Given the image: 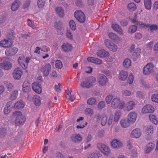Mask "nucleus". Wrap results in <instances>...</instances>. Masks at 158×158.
Masks as SVG:
<instances>
[{
	"mask_svg": "<svg viewBox=\"0 0 158 158\" xmlns=\"http://www.w3.org/2000/svg\"><path fill=\"white\" fill-rule=\"evenodd\" d=\"M22 89L23 92L25 93H28L30 91L31 85L29 81L26 80L24 82L23 85Z\"/></svg>",
	"mask_w": 158,
	"mask_h": 158,
	"instance_id": "nucleus-14",
	"label": "nucleus"
},
{
	"mask_svg": "<svg viewBox=\"0 0 158 158\" xmlns=\"http://www.w3.org/2000/svg\"><path fill=\"white\" fill-rule=\"evenodd\" d=\"M155 109L153 106L150 104L144 106L142 109V112L143 114L153 113Z\"/></svg>",
	"mask_w": 158,
	"mask_h": 158,
	"instance_id": "nucleus-13",
	"label": "nucleus"
},
{
	"mask_svg": "<svg viewBox=\"0 0 158 158\" xmlns=\"http://www.w3.org/2000/svg\"><path fill=\"white\" fill-rule=\"evenodd\" d=\"M18 51V48L15 47H13L6 49L5 52V54L7 56L13 55Z\"/></svg>",
	"mask_w": 158,
	"mask_h": 158,
	"instance_id": "nucleus-15",
	"label": "nucleus"
},
{
	"mask_svg": "<svg viewBox=\"0 0 158 158\" xmlns=\"http://www.w3.org/2000/svg\"><path fill=\"white\" fill-rule=\"evenodd\" d=\"M87 60L89 62L97 64L100 65L102 64V60L96 58L88 57L87 59Z\"/></svg>",
	"mask_w": 158,
	"mask_h": 158,
	"instance_id": "nucleus-25",
	"label": "nucleus"
},
{
	"mask_svg": "<svg viewBox=\"0 0 158 158\" xmlns=\"http://www.w3.org/2000/svg\"><path fill=\"white\" fill-rule=\"evenodd\" d=\"M121 112L120 111H117L114 114V122H118L121 116Z\"/></svg>",
	"mask_w": 158,
	"mask_h": 158,
	"instance_id": "nucleus-45",
	"label": "nucleus"
},
{
	"mask_svg": "<svg viewBox=\"0 0 158 158\" xmlns=\"http://www.w3.org/2000/svg\"><path fill=\"white\" fill-rule=\"evenodd\" d=\"M2 67L5 70H7L10 69L12 67L11 63L8 61H4L1 65Z\"/></svg>",
	"mask_w": 158,
	"mask_h": 158,
	"instance_id": "nucleus-27",
	"label": "nucleus"
},
{
	"mask_svg": "<svg viewBox=\"0 0 158 158\" xmlns=\"http://www.w3.org/2000/svg\"><path fill=\"white\" fill-rule=\"evenodd\" d=\"M125 103L123 101H121L118 98H114L111 102V106L114 109L118 108L120 109L123 108Z\"/></svg>",
	"mask_w": 158,
	"mask_h": 158,
	"instance_id": "nucleus-3",
	"label": "nucleus"
},
{
	"mask_svg": "<svg viewBox=\"0 0 158 158\" xmlns=\"http://www.w3.org/2000/svg\"><path fill=\"white\" fill-rule=\"evenodd\" d=\"M123 65L125 68H129L131 65V60L129 58H126L125 59L123 62Z\"/></svg>",
	"mask_w": 158,
	"mask_h": 158,
	"instance_id": "nucleus-31",
	"label": "nucleus"
},
{
	"mask_svg": "<svg viewBox=\"0 0 158 158\" xmlns=\"http://www.w3.org/2000/svg\"><path fill=\"white\" fill-rule=\"evenodd\" d=\"M24 106V104L23 101L20 100L17 102L15 104L14 108L18 109L23 108Z\"/></svg>",
	"mask_w": 158,
	"mask_h": 158,
	"instance_id": "nucleus-33",
	"label": "nucleus"
},
{
	"mask_svg": "<svg viewBox=\"0 0 158 158\" xmlns=\"http://www.w3.org/2000/svg\"><path fill=\"white\" fill-rule=\"evenodd\" d=\"M137 118V114L134 112H130L128 115L127 119L131 123L135 122Z\"/></svg>",
	"mask_w": 158,
	"mask_h": 158,
	"instance_id": "nucleus-18",
	"label": "nucleus"
},
{
	"mask_svg": "<svg viewBox=\"0 0 158 158\" xmlns=\"http://www.w3.org/2000/svg\"><path fill=\"white\" fill-rule=\"evenodd\" d=\"M112 146L114 148H118L122 146V143L117 139H114L111 143Z\"/></svg>",
	"mask_w": 158,
	"mask_h": 158,
	"instance_id": "nucleus-23",
	"label": "nucleus"
},
{
	"mask_svg": "<svg viewBox=\"0 0 158 158\" xmlns=\"http://www.w3.org/2000/svg\"><path fill=\"white\" fill-rule=\"evenodd\" d=\"M118 75V77L122 81H125L127 79L128 74L127 72L121 70L119 72Z\"/></svg>",
	"mask_w": 158,
	"mask_h": 158,
	"instance_id": "nucleus-26",
	"label": "nucleus"
},
{
	"mask_svg": "<svg viewBox=\"0 0 158 158\" xmlns=\"http://www.w3.org/2000/svg\"><path fill=\"white\" fill-rule=\"evenodd\" d=\"M81 85L82 87L87 88L92 87L93 85L91 83L89 82L87 79V80L82 82Z\"/></svg>",
	"mask_w": 158,
	"mask_h": 158,
	"instance_id": "nucleus-32",
	"label": "nucleus"
},
{
	"mask_svg": "<svg viewBox=\"0 0 158 158\" xmlns=\"http://www.w3.org/2000/svg\"><path fill=\"white\" fill-rule=\"evenodd\" d=\"M18 95V91L17 90H15L12 92L11 93L10 98L11 100H15Z\"/></svg>",
	"mask_w": 158,
	"mask_h": 158,
	"instance_id": "nucleus-35",
	"label": "nucleus"
},
{
	"mask_svg": "<svg viewBox=\"0 0 158 158\" xmlns=\"http://www.w3.org/2000/svg\"><path fill=\"white\" fill-rule=\"evenodd\" d=\"M134 80V77L132 73H130L128 77V78L127 80L128 82L130 84H131L133 82Z\"/></svg>",
	"mask_w": 158,
	"mask_h": 158,
	"instance_id": "nucleus-58",
	"label": "nucleus"
},
{
	"mask_svg": "<svg viewBox=\"0 0 158 158\" xmlns=\"http://www.w3.org/2000/svg\"><path fill=\"white\" fill-rule=\"evenodd\" d=\"M11 103L12 102H11L9 101L6 104L4 110V112L5 114H8L11 111L12 108L10 105Z\"/></svg>",
	"mask_w": 158,
	"mask_h": 158,
	"instance_id": "nucleus-28",
	"label": "nucleus"
},
{
	"mask_svg": "<svg viewBox=\"0 0 158 158\" xmlns=\"http://www.w3.org/2000/svg\"><path fill=\"white\" fill-rule=\"evenodd\" d=\"M51 67V65L49 64H46L40 67V70L44 76H47L49 74Z\"/></svg>",
	"mask_w": 158,
	"mask_h": 158,
	"instance_id": "nucleus-9",
	"label": "nucleus"
},
{
	"mask_svg": "<svg viewBox=\"0 0 158 158\" xmlns=\"http://www.w3.org/2000/svg\"><path fill=\"white\" fill-rule=\"evenodd\" d=\"M76 19L81 23H83L85 20V16L84 12L81 10H77L74 13Z\"/></svg>",
	"mask_w": 158,
	"mask_h": 158,
	"instance_id": "nucleus-5",
	"label": "nucleus"
},
{
	"mask_svg": "<svg viewBox=\"0 0 158 158\" xmlns=\"http://www.w3.org/2000/svg\"><path fill=\"white\" fill-rule=\"evenodd\" d=\"M131 135L133 138H138L141 136V131L139 129L136 128L132 131Z\"/></svg>",
	"mask_w": 158,
	"mask_h": 158,
	"instance_id": "nucleus-21",
	"label": "nucleus"
},
{
	"mask_svg": "<svg viewBox=\"0 0 158 158\" xmlns=\"http://www.w3.org/2000/svg\"><path fill=\"white\" fill-rule=\"evenodd\" d=\"M97 147L104 154L108 155L110 152V150L108 147L106 145L99 143L97 144Z\"/></svg>",
	"mask_w": 158,
	"mask_h": 158,
	"instance_id": "nucleus-4",
	"label": "nucleus"
},
{
	"mask_svg": "<svg viewBox=\"0 0 158 158\" xmlns=\"http://www.w3.org/2000/svg\"><path fill=\"white\" fill-rule=\"evenodd\" d=\"M110 39L114 41L118 40V36L113 33H110L108 35Z\"/></svg>",
	"mask_w": 158,
	"mask_h": 158,
	"instance_id": "nucleus-39",
	"label": "nucleus"
},
{
	"mask_svg": "<svg viewBox=\"0 0 158 158\" xmlns=\"http://www.w3.org/2000/svg\"><path fill=\"white\" fill-rule=\"evenodd\" d=\"M30 2L29 0L27 1L24 3L23 6V8L24 9L27 8L29 6Z\"/></svg>",
	"mask_w": 158,
	"mask_h": 158,
	"instance_id": "nucleus-64",
	"label": "nucleus"
},
{
	"mask_svg": "<svg viewBox=\"0 0 158 158\" xmlns=\"http://www.w3.org/2000/svg\"><path fill=\"white\" fill-rule=\"evenodd\" d=\"M87 79L89 80L90 83H91L93 84V83H94L96 81V78L94 77H89Z\"/></svg>",
	"mask_w": 158,
	"mask_h": 158,
	"instance_id": "nucleus-61",
	"label": "nucleus"
},
{
	"mask_svg": "<svg viewBox=\"0 0 158 158\" xmlns=\"http://www.w3.org/2000/svg\"><path fill=\"white\" fill-rule=\"evenodd\" d=\"M131 122L127 120L124 119H122L120 121V123L121 126L123 128L128 127L130 125Z\"/></svg>",
	"mask_w": 158,
	"mask_h": 158,
	"instance_id": "nucleus-30",
	"label": "nucleus"
},
{
	"mask_svg": "<svg viewBox=\"0 0 158 158\" xmlns=\"http://www.w3.org/2000/svg\"><path fill=\"white\" fill-rule=\"evenodd\" d=\"M123 94L126 96H130L131 95V92L127 90H125L123 91Z\"/></svg>",
	"mask_w": 158,
	"mask_h": 158,
	"instance_id": "nucleus-62",
	"label": "nucleus"
},
{
	"mask_svg": "<svg viewBox=\"0 0 158 158\" xmlns=\"http://www.w3.org/2000/svg\"><path fill=\"white\" fill-rule=\"evenodd\" d=\"M135 106V102L132 101H130L127 102L125 105H124L123 108L125 110L129 111L132 110Z\"/></svg>",
	"mask_w": 158,
	"mask_h": 158,
	"instance_id": "nucleus-20",
	"label": "nucleus"
},
{
	"mask_svg": "<svg viewBox=\"0 0 158 158\" xmlns=\"http://www.w3.org/2000/svg\"><path fill=\"white\" fill-rule=\"evenodd\" d=\"M155 147V144L153 143H149L148 147V148L149 149V152H148L147 150H146V152L148 153H149L151 151L152 149H153Z\"/></svg>",
	"mask_w": 158,
	"mask_h": 158,
	"instance_id": "nucleus-59",
	"label": "nucleus"
},
{
	"mask_svg": "<svg viewBox=\"0 0 158 158\" xmlns=\"http://www.w3.org/2000/svg\"><path fill=\"white\" fill-rule=\"evenodd\" d=\"M45 0H38L37 4L38 7L39 8L43 7L45 5Z\"/></svg>",
	"mask_w": 158,
	"mask_h": 158,
	"instance_id": "nucleus-47",
	"label": "nucleus"
},
{
	"mask_svg": "<svg viewBox=\"0 0 158 158\" xmlns=\"http://www.w3.org/2000/svg\"><path fill=\"white\" fill-rule=\"evenodd\" d=\"M69 44L68 43H64L62 46V48L65 52H68L69 51Z\"/></svg>",
	"mask_w": 158,
	"mask_h": 158,
	"instance_id": "nucleus-52",
	"label": "nucleus"
},
{
	"mask_svg": "<svg viewBox=\"0 0 158 158\" xmlns=\"http://www.w3.org/2000/svg\"><path fill=\"white\" fill-rule=\"evenodd\" d=\"M56 67L59 69H61L63 67V64L61 61L59 60H57L56 61Z\"/></svg>",
	"mask_w": 158,
	"mask_h": 158,
	"instance_id": "nucleus-54",
	"label": "nucleus"
},
{
	"mask_svg": "<svg viewBox=\"0 0 158 158\" xmlns=\"http://www.w3.org/2000/svg\"><path fill=\"white\" fill-rule=\"evenodd\" d=\"M70 27L73 31H75L76 29V24L73 20L70 21Z\"/></svg>",
	"mask_w": 158,
	"mask_h": 158,
	"instance_id": "nucleus-50",
	"label": "nucleus"
},
{
	"mask_svg": "<svg viewBox=\"0 0 158 158\" xmlns=\"http://www.w3.org/2000/svg\"><path fill=\"white\" fill-rule=\"evenodd\" d=\"M146 134L148 135H152L153 132V127L151 126H149L147 127L146 128Z\"/></svg>",
	"mask_w": 158,
	"mask_h": 158,
	"instance_id": "nucleus-41",
	"label": "nucleus"
},
{
	"mask_svg": "<svg viewBox=\"0 0 158 158\" xmlns=\"http://www.w3.org/2000/svg\"><path fill=\"white\" fill-rule=\"evenodd\" d=\"M97 55L99 57L104 58L108 57L109 55V53L104 49H101L97 51Z\"/></svg>",
	"mask_w": 158,
	"mask_h": 158,
	"instance_id": "nucleus-22",
	"label": "nucleus"
},
{
	"mask_svg": "<svg viewBox=\"0 0 158 158\" xmlns=\"http://www.w3.org/2000/svg\"><path fill=\"white\" fill-rule=\"evenodd\" d=\"M98 153H93L90 155V158H98L99 156H98Z\"/></svg>",
	"mask_w": 158,
	"mask_h": 158,
	"instance_id": "nucleus-63",
	"label": "nucleus"
},
{
	"mask_svg": "<svg viewBox=\"0 0 158 158\" xmlns=\"http://www.w3.org/2000/svg\"><path fill=\"white\" fill-rule=\"evenodd\" d=\"M54 25L55 27L58 30H60L63 28L62 23V22L60 21L56 22Z\"/></svg>",
	"mask_w": 158,
	"mask_h": 158,
	"instance_id": "nucleus-43",
	"label": "nucleus"
},
{
	"mask_svg": "<svg viewBox=\"0 0 158 158\" xmlns=\"http://www.w3.org/2000/svg\"><path fill=\"white\" fill-rule=\"evenodd\" d=\"M141 52V49L139 48H136L135 52L133 54V57L135 60H136L137 59L139 56Z\"/></svg>",
	"mask_w": 158,
	"mask_h": 158,
	"instance_id": "nucleus-36",
	"label": "nucleus"
},
{
	"mask_svg": "<svg viewBox=\"0 0 158 158\" xmlns=\"http://www.w3.org/2000/svg\"><path fill=\"white\" fill-rule=\"evenodd\" d=\"M33 101L34 103L36 106H39L41 104V99L39 96H34L33 98Z\"/></svg>",
	"mask_w": 158,
	"mask_h": 158,
	"instance_id": "nucleus-29",
	"label": "nucleus"
},
{
	"mask_svg": "<svg viewBox=\"0 0 158 158\" xmlns=\"http://www.w3.org/2000/svg\"><path fill=\"white\" fill-rule=\"evenodd\" d=\"M31 59V57H26L24 55H21L19 57L18 61L19 64L23 69H26L28 67V63Z\"/></svg>",
	"mask_w": 158,
	"mask_h": 158,
	"instance_id": "nucleus-2",
	"label": "nucleus"
},
{
	"mask_svg": "<svg viewBox=\"0 0 158 158\" xmlns=\"http://www.w3.org/2000/svg\"><path fill=\"white\" fill-rule=\"evenodd\" d=\"M4 84L9 91H11L13 89L14 86L12 83L8 81H5Z\"/></svg>",
	"mask_w": 158,
	"mask_h": 158,
	"instance_id": "nucleus-42",
	"label": "nucleus"
},
{
	"mask_svg": "<svg viewBox=\"0 0 158 158\" xmlns=\"http://www.w3.org/2000/svg\"><path fill=\"white\" fill-rule=\"evenodd\" d=\"M55 11L59 16L63 17L64 16V10L62 7H57L55 9Z\"/></svg>",
	"mask_w": 158,
	"mask_h": 158,
	"instance_id": "nucleus-34",
	"label": "nucleus"
},
{
	"mask_svg": "<svg viewBox=\"0 0 158 158\" xmlns=\"http://www.w3.org/2000/svg\"><path fill=\"white\" fill-rule=\"evenodd\" d=\"M105 106V103L103 101H100L98 105V107L99 109H102Z\"/></svg>",
	"mask_w": 158,
	"mask_h": 158,
	"instance_id": "nucleus-57",
	"label": "nucleus"
},
{
	"mask_svg": "<svg viewBox=\"0 0 158 158\" xmlns=\"http://www.w3.org/2000/svg\"><path fill=\"white\" fill-rule=\"evenodd\" d=\"M13 116L16 118L15 123L16 126L23 125L26 120L25 116L20 111L13 112Z\"/></svg>",
	"mask_w": 158,
	"mask_h": 158,
	"instance_id": "nucleus-1",
	"label": "nucleus"
},
{
	"mask_svg": "<svg viewBox=\"0 0 158 158\" xmlns=\"http://www.w3.org/2000/svg\"><path fill=\"white\" fill-rule=\"evenodd\" d=\"M128 9L131 11H135L136 9V6L135 4L133 2L129 3L127 6Z\"/></svg>",
	"mask_w": 158,
	"mask_h": 158,
	"instance_id": "nucleus-40",
	"label": "nucleus"
},
{
	"mask_svg": "<svg viewBox=\"0 0 158 158\" xmlns=\"http://www.w3.org/2000/svg\"><path fill=\"white\" fill-rule=\"evenodd\" d=\"M154 65L151 63H148L144 67L143 69V73L145 75H148L151 74L153 71Z\"/></svg>",
	"mask_w": 158,
	"mask_h": 158,
	"instance_id": "nucleus-6",
	"label": "nucleus"
},
{
	"mask_svg": "<svg viewBox=\"0 0 158 158\" xmlns=\"http://www.w3.org/2000/svg\"><path fill=\"white\" fill-rule=\"evenodd\" d=\"M23 73V71L20 68H15L13 73V77L15 79L19 80L21 78Z\"/></svg>",
	"mask_w": 158,
	"mask_h": 158,
	"instance_id": "nucleus-8",
	"label": "nucleus"
},
{
	"mask_svg": "<svg viewBox=\"0 0 158 158\" xmlns=\"http://www.w3.org/2000/svg\"><path fill=\"white\" fill-rule=\"evenodd\" d=\"M21 2L18 0L15 1L12 4L11 9L12 11L17 10L20 6Z\"/></svg>",
	"mask_w": 158,
	"mask_h": 158,
	"instance_id": "nucleus-24",
	"label": "nucleus"
},
{
	"mask_svg": "<svg viewBox=\"0 0 158 158\" xmlns=\"http://www.w3.org/2000/svg\"><path fill=\"white\" fill-rule=\"evenodd\" d=\"M144 4L145 8L148 10L151 9L152 6L151 0H144Z\"/></svg>",
	"mask_w": 158,
	"mask_h": 158,
	"instance_id": "nucleus-37",
	"label": "nucleus"
},
{
	"mask_svg": "<svg viewBox=\"0 0 158 158\" xmlns=\"http://www.w3.org/2000/svg\"><path fill=\"white\" fill-rule=\"evenodd\" d=\"M111 27L114 30L120 35H123L124 34L123 30L119 25L117 24H112Z\"/></svg>",
	"mask_w": 158,
	"mask_h": 158,
	"instance_id": "nucleus-16",
	"label": "nucleus"
},
{
	"mask_svg": "<svg viewBox=\"0 0 158 158\" xmlns=\"http://www.w3.org/2000/svg\"><path fill=\"white\" fill-rule=\"evenodd\" d=\"M96 103V100L95 98H91L89 99L87 101V103L89 105H93Z\"/></svg>",
	"mask_w": 158,
	"mask_h": 158,
	"instance_id": "nucleus-48",
	"label": "nucleus"
},
{
	"mask_svg": "<svg viewBox=\"0 0 158 158\" xmlns=\"http://www.w3.org/2000/svg\"><path fill=\"white\" fill-rule=\"evenodd\" d=\"M107 122V117L106 115L103 114L102 116L101 123L102 126H104Z\"/></svg>",
	"mask_w": 158,
	"mask_h": 158,
	"instance_id": "nucleus-51",
	"label": "nucleus"
},
{
	"mask_svg": "<svg viewBox=\"0 0 158 158\" xmlns=\"http://www.w3.org/2000/svg\"><path fill=\"white\" fill-rule=\"evenodd\" d=\"M113 98V96L112 95L109 94L108 95L106 98V101L107 104H110L111 100Z\"/></svg>",
	"mask_w": 158,
	"mask_h": 158,
	"instance_id": "nucleus-56",
	"label": "nucleus"
},
{
	"mask_svg": "<svg viewBox=\"0 0 158 158\" xmlns=\"http://www.w3.org/2000/svg\"><path fill=\"white\" fill-rule=\"evenodd\" d=\"M138 24H141L142 25V27H148L149 30L151 32H153L154 31H156L158 29V26L156 24H145L143 22H139Z\"/></svg>",
	"mask_w": 158,
	"mask_h": 158,
	"instance_id": "nucleus-19",
	"label": "nucleus"
},
{
	"mask_svg": "<svg viewBox=\"0 0 158 158\" xmlns=\"http://www.w3.org/2000/svg\"><path fill=\"white\" fill-rule=\"evenodd\" d=\"M97 80L99 84L102 86L105 85L108 81L106 77L103 74H100Z\"/></svg>",
	"mask_w": 158,
	"mask_h": 158,
	"instance_id": "nucleus-11",
	"label": "nucleus"
},
{
	"mask_svg": "<svg viewBox=\"0 0 158 158\" xmlns=\"http://www.w3.org/2000/svg\"><path fill=\"white\" fill-rule=\"evenodd\" d=\"M32 88L35 93L40 94L42 91L41 84L38 82H33L31 85Z\"/></svg>",
	"mask_w": 158,
	"mask_h": 158,
	"instance_id": "nucleus-10",
	"label": "nucleus"
},
{
	"mask_svg": "<svg viewBox=\"0 0 158 158\" xmlns=\"http://www.w3.org/2000/svg\"><path fill=\"white\" fill-rule=\"evenodd\" d=\"M72 141L75 143H79L82 140V137L79 134L72 135L71 137Z\"/></svg>",
	"mask_w": 158,
	"mask_h": 158,
	"instance_id": "nucleus-17",
	"label": "nucleus"
},
{
	"mask_svg": "<svg viewBox=\"0 0 158 158\" xmlns=\"http://www.w3.org/2000/svg\"><path fill=\"white\" fill-rule=\"evenodd\" d=\"M27 25L30 27H32L33 29H34L35 27V23H34V21L30 19L27 20Z\"/></svg>",
	"mask_w": 158,
	"mask_h": 158,
	"instance_id": "nucleus-49",
	"label": "nucleus"
},
{
	"mask_svg": "<svg viewBox=\"0 0 158 158\" xmlns=\"http://www.w3.org/2000/svg\"><path fill=\"white\" fill-rule=\"evenodd\" d=\"M14 31L13 30H11L8 33L7 35V37L9 38V39L10 40L13 39L15 37Z\"/></svg>",
	"mask_w": 158,
	"mask_h": 158,
	"instance_id": "nucleus-53",
	"label": "nucleus"
},
{
	"mask_svg": "<svg viewBox=\"0 0 158 158\" xmlns=\"http://www.w3.org/2000/svg\"><path fill=\"white\" fill-rule=\"evenodd\" d=\"M113 116L112 114H110L109 117V118L107 121L108 124L110 125H111L113 122Z\"/></svg>",
	"mask_w": 158,
	"mask_h": 158,
	"instance_id": "nucleus-60",
	"label": "nucleus"
},
{
	"mask_svg": "<svg viewBox=\"0 0 158 158\" xmlns=\"http://www.w3.org/2000/svg\"><path fill=\"white\" fill-rule=\"evenodd\" d=\"M151 99L153 102L158 103V94H152L151 96Z\"/></svg>",
	"mask_w": 158,
	"mask_h": 158,
	"instance_id": "nucleus-55",
	"label": "nucleus"
},
{
	"mask_svg": "<svg viewBox=\"0 0 158 158\" xmlns=\"http://www.w3.org/2000/svg\"><path fill=\"white\" fill-rule=\"evenodd\" d=\"M12 44V41L9 39H3L0 41V46L2 47L8 48L11 46Z\"/></svg>",
	"mask_w": 158,
	"mask_h": 158,
	"instance_id": "nucleus-12",
	"label": "nucleus"
},
{
	"mask_svg": "<svg viewBox=\"0 0 158 158\" xmlns=\"http://www.w3.org/2000/svg\"><path fill=\"white\" fill-rule=\"evenodd\" d=\"M137 27L135 25H131L129 27L128 30V32L129 33H133L137 30Z\"/></svg>",
	"mask_w": 158,
	"mask_h": 158,
	"instance_id": "nucleus-44",
	"label": "nucleus"
},
{
	"mask_svg": "<svg viewBox=\"0 0 158 158\" xmlns=\"http://www.w3.org/2000/svg\"><path fill=\"white\" fill-rule=\"evenodd\" d=\"M104 43L106 46L111 51L115 52L117 50L118 47L117 46L110 40H105Z\"/></svg>",
	"mask_w": 158,
	"mask_h": 158,
	"instance_id": "nucleus-7",
	"label": "nucleus"
},
{
	"mask_svg": "<svg viewBox=\"0 0 158 158\" xmlns=\"http://www.w3.org/2000/svg\"><path fill=\"white\" fill-rule=\"evenodd\" d=\"M85 114L89 116H91L94 113L93 109L91 108H86L85 110Z\"/></svg>",
	"mask_w": 158,
	"mask_h": 158,
	"instance_id": "nucleus-46",
	"label": "nucleus"
},
{
	"mask_svg": "<svg viewBox=\"0 0 158 158\" xmlns=\"http://www.w3.org/2000/svg\"><path fill=\"white\" fill-rule=\"evenodd\" d=\"M149 118L150 121L155 124H157L158 123V120L156 119L155 115L151 114L149 115Z\"/></svg>",
	"mask_w": 158,
	"mask_h": 158,
	"instance_id": "nucleus-38",
	"label": "nucleus"
}]
</instances>
